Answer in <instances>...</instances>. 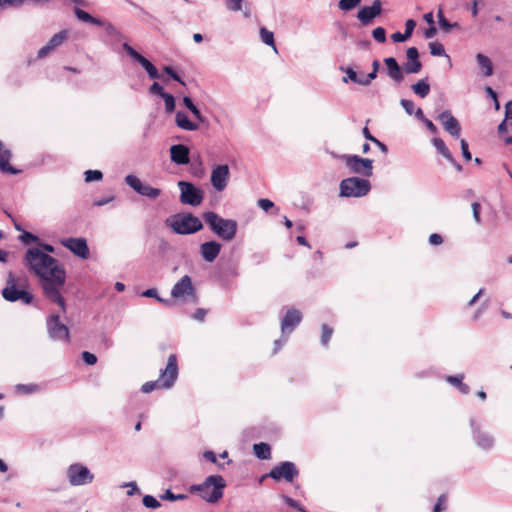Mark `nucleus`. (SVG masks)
Here are the masks:
<instances>
[{
	"label": "nucleus",
	"mask_w": 512,
	"mask_h": 512,
	"mask_svg": "<svg viewBox=\"0 0 512 512\" xmlns=\"http://www.w3.org/2000/svg\"><path fill=\"white\" fill-rule=\"evenodd\" d=\"M23 262L39 277L45 297L58 304L62 312H65V300L61 295V288L66 281V272L58 260L38 248H29Z\"/></svg>",
	"instance_id": "obj_1"
},
{
	"label": "nucleus",
	"mask_w": 512,
	"mask_h": 512,
	"mask_svg": "<svg viewBox=\"0 0 512 512\" xmlns=\"http://www.w3.org/2000/svg\"><path fill=\"white\" fill-rule=\"evenodd\" d=\"M202 219L212 233L225 242L232 241L238 229V223L234 219L223 218L214 211L202 214Z\"/></svg>",
	"instance_id": "obj_2"
},
{
	"label": "nucleus",
	"mask_w": 512,
	"mask_h": 512,
	"mask_svg": "<svg viewBox=\"0 0 512 512\" xmlns=\"http://www.w3.org/2000/svg\"><path fill=\"white\" fill-rule=\"evenodd\" d=\"M225 487L226 482L221 475H210L203 483L191 485L189 492L208 503H216L223 497Z\"/></svg>",
	"instance_id": "obj_3"
},
{
	"label": "nucleus",
	"mask_w": 512,
	"mask_h": 512,
	"mask_svg": "<svg viewBox=\"0 0 512 512\" xmlns=\"http://www.w3.org/2000/svg\"><path fill=\"white\" fill-rule=\"evenodd\" d=\"M165 225L178 235H191L203 229L202 221L192 213H177L165 220Z\"/></svg>",
	"instance_id": "obj_4"
},
{
	"label": "nucleus",
	"mask_w": 512,
	"mask_h": 512,
	"mask_svg": "<svg viewBox=\"0 0 512 512\" xmlns=\"http://www.w3.org/2000/svg\"><path fill=\"white\" fill-rule=\"evenodd\" d=\"M371 190L369 180L360 177H349L340 182L342 197H363Z\"/></svg>",
	"instance_id": "obj_5"
},
{
	"label": "nucleus",
	"mask_w": 512,
	"mask_h": 512,
	"mask_svg": "<svg viewBox=\"0 0 512 512\" xmlns=\"http://www.w3.org/2000/svg\"><path fill=\"white\" fill-rule=\"evenodd\" d=\"M341 159L351 173L370 177L373 174V160L358 155L343 154Z\"/></svg>",
	"instance_id": "obj_6"
},
{
	"label": "nucleus",
	"mask_w": 512,
	"mask_h": 512,
	"mask_svg": "<svg viewBox=\"0 0 512 512\" xmlns=\"http://www.w3.org/2000/svg\"><path fill=\"white\" fill-rule=\"evenodd\" d=\"M2 296L8 302L22 301L26 305L31 304L34 299L32 293L16 286L15 277L11 272L8 274L7 286L2 290Z\"/></svg>",
	"instance_id": "obj_7"
},
{
	"label": "nucleus",
	"mask_w": 512,
	"mask_h": 512,
	"mask_svg": "<svg viewBox=\"0 0 512 512\" xmlns=\"http://www.w3.org/2000/svg\"><path fill=\"white\" fill-rule=\"evenodd\" d=\"M180 202L184 205L199 206L204 199V192L201 188L188 181H179Z\"/></svg>",
	"instance_id": "obj_8"
},
{
	"label": "nucleus",
	"mask_w": 512,
	"mask_h": 512,
	"mask_svg": "<svg viewBox=\"0 0 512 512\" xmlns=\"http://www.w3.org/2000/svg\"><path fill=\"white\" fill-rule=\"evenodd\" d=\"M67 479L72 486H83L93 482L94 475L90 469L81 464L74 463L68 466L66 471Z\"/></svg>",
	"instance_id": "obj_9"
},
{
	"label": "nucleus",
	"mask_w": 512,
	"mask_h": 512,
	"mask_svg": "<svg viewBox=\"0 0 512 512\" xmlns=\"http://www.w3.org/2000/svg\"><path fill=\"white\" fill-rule=\"evenodd\" d=\"M46 327L51 340L66 343L70 341L69 328L60 321L58 314H52L47 318Z\"/></svg>",
	"instance_id": "obj_10"
},
{
	"label": "nucleus",
	"mask_w": 512,
	"mask_h": 512,
	"mask_svg": "<svg viewBox=\"0 0 512 512\" xmlns=\"http://www.w3.org/2000/svg\"><path fill=\"white\" fill-rule=\"evenodd\" d=\"M299 475V470L295 463L291 461H283L278 465L274 466L267 474L268 477L274 481L285 480L286 482H292L294 478Z\"/></svg>",
	"instance_id": "obj_11"
},
{
	"label": "nucleus",
	"mask_w": 512,
	"mask_h": 512,
	"mask_svg": "<svg viewBox=\"0 0 512 512\" xmlns=\"http://www.w3.org/2000/svg\"><path fill=\"white\" fill-rule=\"evenodd\" d=\"M178 377V363L177 357L175 354H171L168 357L167 364L165 369L160 370L159 378L157 379L159 382V387L164 389L171 388Z\"/></svg>",
	"instance_id": "obj_12"
},
{
	"label": "nucleus",
	"mask_w": 512,
	"mask_h": 512,
	"mask_svg": "<svg viewBox=\"0 0 512 512\" xmlns=\"http://www.w3.org/2000/svg\"><path fill=\"white\" fill-rule=\"evenodd\" d=\"M125 183L141 196L155 200L161 194V190L148 184H144L137 176L129 174L125 177Z\"/></svg>",
	"instance_id": "obj_13"
},
{
	"label": "nucleus",
	"mask_w": 512,
	"mask_h": 512,
	"mask_svg": "<svg viewBox=\"0 0 512 512\" xmlns=\"http://www.w3.org/2000/svg\"><path fill=\"white\" fill-rule=\"evenodd\" d=\"M470 427L472 438L477 447L485 451L491 450L494 447V437L490 433L481 430L479 424L474 418L470 419Z\"/></svg>",
	"instance_id": "obj_14"
},
{
	"label": "nucleus",
	"mask_w": 512,
	"mask_h": 512,
	"mask_svg": "<svg viewBox=\"0 0 512 512\" xmlns=\"http://www.w3.org/2000/svg\"><path fill=\"white\" fill-rule=\"evenodd\" d=\"M340 69L346 73V76L343 77V82L348 83L350 81L359 85H368L376 78L379 66H373V70L368 74L357 72L351 66H348L346 69L344 66H340Z\"/></svg>",
	"instance_id": "obj_15"
},
{
	"label": "nucleus",
	"mask_w": 512,
	"mask_h": 512,
	"mask_svg": "<svg viewBox=\"0 0 512 512\" xmlns=\"http://www.w3.org/2000/svg\"><path fill=\"white\" fill-rule=\"evenodd\" d=\"M60 244L68 249L71 253L81 259H88L89 257V248L87 244V240L83 237H69L60 240Z\"/></svg>",
	"instance_id": "obj_16"
},
{
	"label": "nucleus",
	"mask_w": 512,
	"mask_h": 512,
	"mask_svg": "<svg viewBox=\"0 0 512 512\" xmlns=\"http://www.w3.org/2000/svg\"><path fill=\"white\" fill-rule=\"evenodd\" d=\"M230 170L227 164L215 165L211 171V185L217 192H222L228 184Z\"/></svg>",
	"instance_id": "obj_17"
},
{
	"label": "nucleus",
	"mask_w": 512,
	"mask_h": 512,
	"mask_svg": "<svg viewBox=\"0 0 512 512\" xmlns=\"http://www.w3.org/2000/svg\"><path fill=\"white\" fill-rule=\"evenodd\" d=\"M302 321V313L296 308H290L281 320V332L283 335L291 334Z\"/></svg>",
	"instance_id": "obj_18"
},
{
	"label": "nucleus",
	"mask_w": 512,
	"mask_h": 512,
	"mask_svg": "<svg viewBox=\"0 0 512 512\" xmlns=\"http://www.w3.org/2000/svg\"><path fill=\"white\" fill-rule=\"evenodd\" d=\"M437 120L441 122L444 129L454 138L460 137L461 126L459 121L452 115L449 110L441 112L437 116Z\"/></svg>",
	"instance_id": "obj_19"
},
{
	"label": "nucleus",
	"mask_w": 512,
	"mask_h": 512,
	"mask_svg": "<svg viewBox=\"0 0 512 512\" xmlns=\"http://www.w3.org/2000/svg\"><path fill=\"white\" fill-rule=\"evenodd\" d=\"M382 12V3L380 0H374L371 6L362 7L358 13L357 18L363 25L371 24L373 19L379 16Z\"/></svg>",
	"instance_id": "obj_20"
},
{
	"label": "nucleus",
	"mask_w": 512,
	"mask_h": 512,
	"mask_svg": "<svg viewBox=\"0 0 512 512\" xmlns=\"http://www.w3.org/2000/svg\"><path fill=\"white\" fill-rule=\"evenodd\" d=\"M194 291L195 289L192 285L191 277L184 275L172 287L171 296L175 299H178L186 295H192L194 294Z\"/></svg>",
	"instance_id": "obj_21"
},
{
	"label": "nucleus",
	"mask_w": 512,
	"mask_h": 512,
	"mask_svg": "<svg viewBox=\"0 0 512 512\" xmlns=\"http://www.w3.org/2000/svg\"><path fill=\"white\" fill-rule=\"evenodd\" d=\"M190 150L186 145L175 144L170 147L171 161L177 165H187L190 162Z\"/></svg>",
	"instance_id": "obj_22"
},
{
	"label": "nucleus",
	"mask_w": 512,
	"mask_h": 512,
	"mask_svg": "<svg viewBox=\"0 0 512 512\" xmlns=\"http://www.w3.org/2000/svg\"><path fill=\"white\" fill-rule=\"evenodd\" d=\"M222 245L215 241H207L200 245V254L206 262H213L219 255Z\"/></svg>",
	"instance_id": "obj_23"
},
{
	"label": "nucleus",
	"mask_w": 512,
	"mask_h": 512,
	"mask_svg": "<svg viewBox=\"0 0 512 512\" xmlns=\"http://www.w3.org/2000/svg\"><path fill=\"white\" fill-rule=\"evenodd\" d=\"M68 38V32L62 30L51 37L48 43L38 51V57L42 58L52 52L55 48L59 47Z\"/></svg>",
	"instance_id": "obj_24"
},
{
	"label": "nucleus",
	"mask_w": 512,
	"mask_h": 512,
	"mask_svg": "<svg viewBox=\"0 0 512 512\" xmlns=\"http://www.w3.org/2000/svg\"><path fill=\"white\" fill-rule=\"evenodd\" d=\"M12 157V153L9 149L5 148L2 141H0V171L11 175H16L21 172L20 169H16L11 166L9 161Z\"/></svg>",
	"instance_id": "obj_25"
},
{
	"label": "nucleus",
	"mask_w": 512,
	"mask_h": 512,
	"mask_svg": "<svg viewBox=\"0 0 512 512\" xmlns=\"http://www.w3.org/2000/svg\"><path fill=\"white\" fill-rule=\"evenodd\" d=\"M175 121L179 128L186 131H196L199 128L198 124L191 121L187 114L183 111H178L176 113Z\"/></svg>",
	"instance_id": "obj_26"
},
{
	"label": "nucleus",
	"mask_w": 512,
	"mask_h": 512,
	"mask_svg": "<svg viewBox=\"0 0 512 512\" xmlns=\"http://www.w3.org/2000/svg\"><path fill=\"white\" fill-rule=\"evenodd\" d=\"M52 68L54 69L53 72L58 75V78L56 79L57 81H71V77L74 74L81 73L80 70L72 66H52Z\"/></svg>",
	"instance_id": "obj_27"
},
{
	"label": "nucleus",
	"mask_w": 512,
	"mask_h": 512,
	"mask_svg": "<svg viewBox=\"0 0 512 512\" xmlns=\"http://www.w3.org/2000/svg\"><path fill=\"white\" fill-rule=\"evenodd\" d=\"M183 104L199 122H207V119L203 116L200 109L194 104L193 100L189 96L183 97Z\"/></svg>",
	"instance_id": "obj_28"
},
{
	"label": "nucleus",
	"mask_w": 512,
	"mask_h": 512,
	"mask_svg": "<svg viewBox=\"0 0 512 512\" xmlns=\"http://www.w3.org/2000/svg\"><path fill=\"white\" fill-rule=\"evenodd\" d=\"M253 451L257 458L267 460L271 457L270 445L264 442L256 443L253 445Z\"/></svg>",
	"instance_id": "obj_29"
},
{
	"label": "nucleus",
	"mask_w": 512,
	"mask_h": 512,
	"mask_svg": "<svg viewBox=\"0 0 512 512\" xmlns=\"http://www.w3.org/2000/svg\"><path fill=\"white\" fill-rule=\"evenodd\" d=\"M432 143H433L436 151L440 155H442L446 160L448 158H451L452 153L450 152V150L446 146L445 142L441 138H438V137L433 138Z\"/></svg>",
	"instance_id": "obj_30"
},
{
	"label": "nucleus",
	"mask_w": 512,
	"mask_h": 512,
	"mask_svg": "<svg viewBox=\"0 0 512 512\" xmlns=\"http://www.w3.org/2000/svg\"><path fill=\"white\" fill-rule=\"evenodd\" d=\"M412 89L415 94L420 96L421 98L426 97L430 92V85L424 79L418 81L414 85H412Z\"/></svg>",
	"instance_id": "obj_31"
},
{
	"label": "nucleus",
	"mask_w": 512,
	"mask_h": 512,
	"mask_svg": "<svg viewBox=\"0 0 512 512\" xmlns=\"http://www.w3.org/2000/svg\"><path fill=\"white\" fill-rule=\"evenodd\" d=\"M40 390L37 384H17L15 391L18 394H32Z\"/></svg>",
	"instance_id": "obj_32"
},
{
	"label": "nucleus",
	"mask_w": 512,
	"mask_h": 512,
	"mask_svg": "<svg viewBox=\"0 0 512 512\" xmlns=\"http://www.w3.org/2000/svg\"><path fill=\"white\" fill-rule=\"evenodd\" d=\"M124 50L139 64H151L149 60H147L145 57L140 55L136 50H134L131 46H129L127 43L123 45Z\"/></svg>",
	"instance_id": "obj_33"
},
{
	"label": "nucleus",
	"mask_w": 512,
	"mask_h": 512,
	"mask_svg": "<svg viewBox=\"0 0 512 512\" xmlns=\"http://www.w3.org/2000/svg\"><path fill=\"white\" fill-rule=\"evenodd\" d=\"M387 68V74L390 78H392L396 82L402 81L403 73H405L404 69H402V66H387Z\"/></svg>",
	"instance_id": "obj_34"
},
{
	"label": "nucleus",
	"mask_w": 512,
	"mask_h": 512,
	"mask_svg": "<svg viewBox=\"0 0 512 512\" xmlns=\"http://www.w3.org/2000/svg\"><path fill=\"white\" fill-rule=\"evenodd\" d=\"M429 49H430V53L431 55L433 56H441V55H444L447 59V61H450V58L448 55L445 54V49H444V46L435 41V42H430L429 43Z\"/></svg>",
	"instance_id": "obj_35"
},
{
	"label": "nucleus",
	"mask_w": 512,
	"mask_h": 512,
	"mask_svg": "<svg viewBox=\"0 0 512 512\" xmlns=\"http://www.w3.org/2000/svg\"><path fill=\"white\" fill-rule=\"evenodd\" d=\"M438 23L442 30L448 32L453 26L457 24H450L449 21L445 18L442 9H439L437 12Z\"/></svg>",
	"instance_id": "obj_36"
},
{
	"label": "nucleus",
	"mask_w": 512,
	"mask_h": 512,
	"mask_svg": "<svg viewBox=\"0 0 512 512\" xmlns=\"http://www.w3.org/2000/svg\"><path fill=\"white\" fill-rule=\"evenodd\" d=\"M361 3V0H340L338 7L342 11H350L357 7Z\"/></svg>",
	"instance_id": "obj_37"
},
{
	"label": "nucleus",
	"mask_w": 512,
	"mask_h": 512,
	"mask_svg": "<svg viewBox=\"0 0 512 512\" xmlns=\"http://www.w3.org/2000/svg\"><path fill=\"white\" fill-rule=\"evenodd\" d=\"M260 37L263 43L274 47V34L266 28L260 29Z\"/></svg>",
	"instance_id": "obj_38"
},
{
	"label": "nucleus",
	"mask_w": 512,
	"mask_h": 512,
	"mask_svg": "<svg viewBox=\"0 0 512 512\" xmlns=\"http://www.w3.org/2000/svg\"><path fill=\"white\" fill-rule=\"evenodd\" d=\"M85 182L100 181L103 178V173L100 170H87L84 173Z\"/></svg>",
	"instance_id": "obj_39"
},
{
	"label": "nucleus",
	"mask_w": 512,
	"mask_h": 512,
	"mask_svg": "<svg viewBox=\"0 0 512 512\" xmlns=\"http://www.w3.org/2000/svg\"><path fill=\"white\" fill-rule=\"evenodd\" d=\"M142 503L146 508L157 509L161 506L160 502L152 495H145Z\"/></svg>",
	"instance_id": "obj_40"
},
{
	"label": "nucleus",
	"mask_w": 512,
	"mask_h": 512,
	"mask_svg": "<svg viewBox=\"0 0 512 512\" xmlns=\"http://www.w3.org/2000/svg\"><path fill=\"white\" fill-rule=\"evenodd\" d=\"M408 64H421L418 60L419 58V52L416 47H410L407 49L406 52Z\"/></svg>",
	"instance_id": "obj_41"
},
{
	"label": "nucleus",
	"mask_w": 512,
	"mask_h": 512,
	"mask_svg": "<svg viewBox=\"0 0 512 512\" xmlns=\"http://www.w3.org/2000/svg\"><path fill=\"white\" fill-rule=\"evenodd\" d=\"M333 334V329L329 327L327 324L322 325V335H321V343L326 346L330 341Z\"/></svg>",
	"instance_id": "obj_42"
},
{
	"label": "nucleus",
	"mask_w": 512,
	"mask_h": 512,
	"mask_svg": "<svg viewBox=\"0 0 512 512\" xmlns=\"http://www.w3.org/2000/svg\"><path fill=\"white\" fill-rule=\"evenodd\" d=\"M19 239L25 245H30L39 240V238L36 235H34L28 231H23V233L19 236Z\"/></svg>",
	"instance_id": "obj_43"
},
{
	"label": "nucleus",
	"mask_w": 512,
	"mask_h": 512,
	"mask_svg": "<svg viewBox=\"0 0 512 512\" xmlns=\"http://www.w3.org/2000/svg\"><path fill=\"white\" fill-rule=\"evenodd\" d=\"M162 99L165 103V109L167 112H173L175 109V99L172 94L167 93L165 95H162Z\"/></svg>",
	"instance_id": "obj_44"
},
{
	"label": "nucleus",
	"mask_w": 512,
	"mask_h": 512,
	"mask_svg": "<svg viewBox=\"0 0 512 512\" xmlns=\"http://www.w3.org/2000/svg\"><path fill=\"white\" fill-rule=\"evenodd\" d=\"M283 499H284V502H285L289 507H291V508H293V509H296V510H298L299 512H307V511L305 510V508H303V507L301 506V504H300L297 500H295V499H293V498H291V497H289V496H283Z\"/></svg>",
	"instance_id": "obj_45"
},
{
	"label": "nucleus",
	"mask_w": 512,
	"mask_h": 512,
	"mask_svg": "<svg viewBox=\"0 0 512 512\" xmlns=\"http://www.w3.org/2000/svg\"><path fill=\"white\" fill-rule=\"evenodd\" d=\"M373 38L379 43L386 41V31L383 27H377L372 32Z\"/></svg>",
	"instance_id": "obj_46"
},
{
	"label": "nucleus",
	"mask_w": 512,
	"mask_h": 512,
	"mask_svg": "<svg viewBox=\"0 0 512 512\" xmlns=\"http://www.w3.org/2000/svg\"><path fill=\"white\" fill-rule=\"evenodd\" d=\"M160 497L163 500H169V501H176V500H182V499H186L187 498V496L185 494L175 495L169 489L166 490L165 493L163 495H161Z\"/></svg>",
	"instance_id": "obj_47"
},
{
	"label": "nucleus",
	"mask_w": 512,
	"mask_h": 512,
	"mask_svg": "<svg viewBox=\"0 0 512 512\" xmlns=\"http://www.w3.org/2000/svg\"><path fill=\"white\" fill-rule=\"evenodd\" d=\"M228 10L238 12L242 9L243 0H225Z\"/></svg>",
	"instance_id": "obj_48"
},
{
	"label": "nucleus",
	"mask_w": 512,
	"mask_h": 512,
	"mask_svg": "<svg viewBox=\"0 0 512 512\" xmlns=\"http://www.w3.org/2000/svg\"><path fill=\"white\" fill-rule=\"evenodd\" d=\"M156 388H160L158 380L148 381L142 385L141 391L143 393H150V392L154 391Z\"/></svg>",
	"instance_id": "obj_49"
},
{
	"label": "nucleus",
	"mask_w": 512,
	"mask_h": 512,
	"mask_svg": "<svg viewBox=\"0 0 512 512\" xmlns=\"http://www.w3.org/2000/svg\"><path fill=\"white\" fill-rule=\"evenodd\" d=\"M81 357L87 365H94L97 362L96 355L88 351H83Z\"/></svg>",
	"instance_id": "obj_50"
},
{
	"label": "nucleus",
	"mask_w": 512,
	"mask_h": 512,
	"mask_svg": "<svg viewBox=\"0 0 512 512\" xmlns=\"http://www.w3.org/2000/svg\"><path fill=\"white\" fill-rule=\"evenodd\" d=\"M460 146H461V151H462V156L464 157L465 160L469 161L472 159V155L469 151V145H468V142L465 140V139H461L460 140Z\"/></svg>",
	"instance_id": "obj_51"
},
{
	"label": "nucleus",
	"mask_w": 512,
	"mask_h": 512,
	"mask_svg": "<svg viewBox=\"0 0 512 512\" xmlns=\"http://www.w3.org/2000/svg\"><path fill=\"white\" fill-rule=\"evenodd\" d=\"M471 207H472L473 218H474L475 222L480 224L481 223V216H480L481 205H480V203L479 202H473L471 204Z\"/></svg>",
	"instance_id": "obj_52"
},
{
	"label": "nucleus",
	"mask_w": 512,
	"mask_h": 512,
	"mask_svg": "<svg viewBox=\"0 0 512 512\" xmlns=\"http://www.w3.org/2000/svg\"><path fill=\"white\" fill-rule=\"evenodd\" d=\"M258 206L265 212H268L270 209L274 208V203L267 198H262L258 200Z\"/></svg>",
	"instance_id": "obj_53"
},
{
	"label": "nucleus",
	"mask_w": 512,
	"mask_h": 512,
	"mask_svg": "<svg viewBox=\"0 0 512 512\" xmlns=\"http://www.w3.org/2000/svg\"><path fill=\"white\" fill-rule=\"evenodd\" d=\"M150 92L154 95H158L162 98V95H165L167 94V92H165L163 86L158 83V82H154L151 87H150Z\"/></svg>",
	"instance_id": "obj_54"
},
{
	"label": "nucleus",
	"mask_w": 512,
	"mask_h": 512,
	"mask_svg": "<svg viewBox=\"0 0 512 512\" xmlns=\"http://www.w3.org/2000/svg\"><path fill=\"white\" fill-rule=\"evenodd\" d=\"M400 104L408 115L414 113V102L412 100L402 99Z\"/></svg>",
	"instance_id": "obj_55"
},
{
	"label": "nucleus",
	"mask_w": 512,
	"mask_h": 512,
	"mask_svg": "<svg viewBox=\"0 0 512 512\" xmlns=\"http://www.w3.org/2000/svg\"><path fill=\"white\" fill-rule=\"evenodd\" d=\"M75 14H76V17L83 22L89 23L90 20L92 19V16L88 12H86L82 9H79V8H76Z\"/></svg>",
	"instance_id": "obj_56"
},
{
	"label": "nucleus",
	"mask_w": 512,
	"mask_h": 512,
	"mask_svg": "<svg viewBox=\"0 0 512 512\" xmlns=\"http://www.w3.org/2000/svg\"><path fill=\"white\" fill-rule=\"evenodd\" d=\"M446 501V496L445 495H440L436 504L434 505V508H433V511L432 512H441L445 509V503Z\"/></svg>",
	"instance_id": "obj_57"
},
{
	"label": "nucleus",
	"mask_w": 512,
	"mask_h": 512,
	"mask_svg": "<svg viewBox=\"0 0 512 512\" xmlns=\"http://www.w3.org/2000/svg\"><path fill=\"white\" fill-rule=\"evenodd\" d=\"M164 70L165 72L175 81L177 82H180L183 84V82L181 81V78L180 76L178 75V73L174 70L173 66H164Z\"/></svg>",
	"instance_id": "obj_58"
},
{
	"label": "nucleus",
	"mask_w": 512,
	"mask_h": 512,
	"mask_svg": "<svg viewBox=\"0 0 512 512\" xmlns=\"http://www.w3.org/2000/svg\"><path fill=\"white\" fill-rule=\"evenodd\" d=\"M429 244L437 246L443 243V237L438 233H433L429 236Z\"/></svg>",
	"instance_id": "obj_59"
},
{
	"label": "nucleus",
	"mask_w": 512,
	"mask_h": 512,
	"mask_svg": "<svg viewBox=\"0 0 512 512\" xmlns=\"http://www.w3.org/2000/svg\"><path fill=\"white\" fill-rule=\"evenodd\" d=\"M415 26H416V23H415L414 20L409 19V20L406 21V23H405V32L404 33H405V35L408 38L412 35Z\"/></svg>",
	"instance_id": "obj_60"
},
{
	"label": "nucleus",
	"mask_w": 512,
	"mask_h": 512,
	"mask_svg": "<svg viewBox=\"0 0 512 512\" xmlns=\"http://www.w3.org/2000/svg\"><path fill=\"white\" fill-rule=\"evenodd\" d=\"M464 376L463 375H456V376H447L446 381L454 386H458L463 382Z\"/></svg>",
	"instance_id": "obj_61"
},
{
	"label": "nucleus",
	"mask_w": 512,
	"mask_h": 512,
	"mask_svg": "<svg viewBox=\"0 0 512 512\" xmlns=\"http://www.w3.org/2000/svg\"><path fill=\"white\" fill-rule=\"evenodd\" d=\"M147 71L148 75L152 79H156L159 77V71L157 66H143Z\"/></svg>",
	"instance_id": "obj_62"
},
{
	"label": "nucleus",
	"mask_w": 512,
	"mask_h": 512,
	"mask_svg": "<svg viewBox=\"0 0 512 512\" xmlns=\"http://www.w3.org/2000/svg\"><path fill=\"white\" fill-rule=\"evenodd\" d=\"M207 314V311L203 308H197L195 312L193 313V319L196 321H203L205 316Z\"/></svg>",
	"instance_id": "obj_63"
},
{
	"label": "nucleus",
	"mask_w": 512,
	"mask_h": 512,
	"mask_svg": "<svg viewBox=\"0 0 512 512\" xmlns=\"http://www.w3.org/2000/svg\"><path fill=\"white\" fill-rule=\"evenodd\" d=\"M141 295L143 297H147V298H155L156 300H157V297H159L158 290L156 288L146 289L145 291L142 292Z\"/></svg>",
	"instance_id": "obj_64"
}]
</instances>
